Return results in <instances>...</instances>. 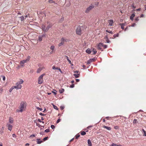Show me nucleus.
I'll return each instance as SVG.
<instances>
[{"instance_id":"nucleus-1","label":"nucleus","mask_w":146,"mask_h":146,"mask_svg":"<svg viewBox=\"0 0 146 146\" xmlns=\"http://www.w3.org/2000/svg\"><path fill=\"white\" fill-rule=\"evenodd\" d=\"M23 82L24 81L23 80L20 79V81L16 84V85L13 86V88L17 89H21L22 87V86L21 84H22Z\"/></svg>"},{"instance_id":"nucleus-2","label":"nucleus","mask_w":146,"mask_h":146,"mask_svg":"<svg viewBox=\"0 0 146 146\" xmlns=\"http://www.w3.org/2000/svg\"><path fill=\"white\" fill-rule=\"evenodd\" d=\"M26 103L25 102L22 101L21 102L20 104V105L19 106V110H17L18 112H22L23 111V109L25 108L26 107Z\"/></svg>"},{"instance_id":"nucleus-3","label":"nucleus","mask_w":146,"mask_h":146,"mask_svg":"<svg viewBox=\"0 0 146 146\" xmlns=\"http://www.w3.org/2000/svg\"><path fill=\"white\" fill-rule=\"evenodd\" d=\"M84 27L83 26L81 27L78 26L76 29V33L78 35H80L82 32V31Z\"/></svg>"},{"instance_id":"nucleus-4","label":"nucleus","mask_w":146,"mask_h":146,"mask_svg":"<svg viewBox=\"0 0 146 146\" xmlns=\"http://www.w3.org/2000/svg\"><path fill=\"white\" fill-rule=\"evenodd\" d=\"M30 56H28L26 60H24L20 61V65L21 66L23 67L24 66V64L28 62L30 59Z\"/></svg>"},{"instance_id":"nucleus-5","label":"nucleus","mask_w":146,"mask_h":146,"mask_svg":"<svg viewBox=\"0 0 146 146\" xmlns=\"http://www.w3.org/2000/svg\"><path fill=\"white\" fill-rule=\"evenodd\" d=\"M45 75V74H43L41 75L39 77L38 79V83L39 84L42 83L43 81V77Z\"/></svg>"},{"instance_id":"nucleus-6","label":"nucleus","mask_w":146,"mask_h":146,"mask_svg":"<svg viewBox=\"0 0 146 146\" xmlns=\"http://www.w3.org/2000/svg\"><path fill=\"white\" fill-rule=\"evenodd\" d=\"M66 40H67L64 39L63 38H62L61 40V42L58 44V46H60L63 45L64 44V42L67 41Z\"/></svg>"},{"instance_id":"nucleus-7","label":"nucleus","mask_w":146,"mask_h":146,"mask_svg":"<svg viewBox=\"0 0 146 146\" xmlns=\"http://www.w3.org/2000/svg\"><path fill=\"white\" fill-rule=\"evenodd\" d=\"M94 8V6L93 5H90L88 7L85 11L86 13H88L92 9Z\"/></svg>"},{"instance_id":"nucleus-8","label":"nucleus","mask_w":146,"mask_h":146,"mask_svg":"<svg viewBox=\"0 0 146 146\" xmlns=\"http://www.w3.org/2000/svg\"><path fill=\"white\" fill-rule=\"evenodd\" d=\"M6 126L8 127V128L9 130L11 131L13 127V126L10 124L9 123H7L6 125Z\"/></svg>"},{"instance_id":"nucleus-9","label":"nucleus","mask_w":146,"mask_h":146,"mask_svg":"<svg viewBox=\"0 0 146 146\" xmlns=\"http://www.w3.org/2000/svg\"><path fill=\"white\" fill-rule=\"evenodd\" d=\"M13 122V118L9 117V122L8 123H9L10 124L11 123L12 124Z\"/></svg>"},{"instance_id":"nucleus-10","label":"nucleus","mask_w":146,"mask_h":146,"mask_svg":"<svg viewBox=\"0 0 146 146\" xmlns=\"http://www.w3.org/2000/svg\"><path fill=\"white\" fill-rule=\"evenodd\" d=\"M52 27V25L51 24L49 25L46 27V30H45V32H47L49 29Z\"/></svg>"},{"instance_id":"nucleus-11","label":"nucleus","mask_w":146,"mask_h":146,"mask_svg":"<svg viewBox=\"0 0 146 146\" xmlns=\"http://www.w3.org/2000/svg\"><path fill=\"white\" fill-rule=\"evenodd\" d=\"M95 59L94 58H92L90 59L89 60L87 61V64H90L91 62L94 61Z\"/></svg>"},{"instance_id":"nucleus-12","label":"nucleus","mask_w":146,"mask_h":146,"mask_svg":"<svg viewBox=\"0 0 146 146\" xmlns=\"http://www.w3.org/2000/svg\"><path fill=\"white\" fill-rule=\"evenodd\" d=\"M113 22V21L112 20H109L108 21L109 25L110 26H112Z\"/></svg>"},{"instance_id":"nucleus-13","label":"nucleus","mask_w":146,"mask_h":146,"mask_svg":"<svg viewBox=\"0 0 146 146\" xmlns=\"http://www.w3.org/2000/svg\"><path fill=\"white\" fill-rule=\"evenodd\" d=\"M103 46V44L102 43H100L98 45V48L99 49H101V46Z\"/></svg>"},{"instance_id":"nucleus-14","label":"nucleus","mask_w":146,"mask_h":146,"mask_svg":"<svg viewBox=\"0 0 146 146\" xmlns=\"http://www.w3.org/2000/svg\"><path fill=\"white\" fill-rule=\"evenodd\" d=\"M44 68L43 67L42 68H39L37 71V73H39L40 71Z\"/></svg>"},{"instance_id":"nucleus-15","label":"nucleus","mask_w":146,"mask_h":146,"mask_svg":"<svg viewBox=\"0 0 146 146\" xmlns=\"http://www.w3.org/2000/svg\"><path fill=\"white\" fill-rule=\"evenodd\" d=\"M37 143V144H40L42 142V141L40 140V139H36Z\"/></svg>"},{"instance_id":"nucleus-16","label":"nucleus","mask_w":146,"mask_h":146,"mask_svg":"<svg viewBox=\"0 0 146 146\" xmlns=\"http://www.w3.org/2000/svg\"><path fill=\"white\" fill-rule=\"evenodd\" d=\"M103 127L109 130H110L111 129V128L109 127H108L105 125H104Z\"/></svg>"},{"instance_id":"nucleus-17","label":"nucleus","mask_w":146,"mask_h":146,"mask_svg":"<svg viewBox=\"0 0 146 146\" xmlns=\"http://www.w3.org/2000/svg\"><path fill=\"white\" fill-rule=\"evenodd\" d=\"M45 28H46V27H45V25H42V29L44 32H45V30H46V29Z\"/></svg>"},{"instance_id":"nucleus-18","label":"nucleus","mask_w":146,"mask_h":146,"mask_svg":"<svg viewBox=\"0 0 146 146\" xmlns=\"http://www.w3.org/2000/svg\"><path fill=\"white\" fill-rule=\"evenodd\" d=\"M135 14L134 13H133L131 15V16L130 17V19L131 20H133V18L135 16Z\"/></svg>"},{"instance_id":"nucleus-19","label":"nucleus","mask_w":146,"mask_h":146,"mask_svg":"<svg viewBox=\"0 0 146 146\" xmlns=\"http://www.w3.org/2000/svg\"><path fill=\"white\" fill-rule=\"evenodd\" d=\"M88 143L89 146H92V144L91 141L90 139L88 140Z\"/></svg>"},{"instance_id":"nucleus-20","label":"nucleus","mask_w":146,"mask_h":146,"mask_svg":"<svg viewBox=\"0 0 146 146\" xmlns=\"http://www.w3.org/2000/svg\"><path fill=\"white\" fill-rule=\"evenodd\" d=\"M120 25L121 26V29L123 30L124 29V26L125 25V24L124 23H121L120 24Z\"/></svg>"},{"instance_id":"nucleus-21","label":"nucleus","mask_w":146,"mask_h":146,"mask_svg":"<svg viewBox=\"0 0 146 146\" xmlns=\"http://www.w3.org/2000/svg\"><path fill=\"white\" fill-rule=\"evenodd\" d=\"M80 74H74L73 75L75 76L76 78H78L79 77V75Z\"/></svg>"},{"instance_id":"nucleus-22","label":"nucleus","mask_w":146,"mask_h":146,"mask_svg":"<svg viewBox=\"0 0 146 146\" xmlns=\"http://www.w3.org/2000/svg\"><path fill=\"white\" fill-rule=\"evenodd\" d=\"M86 51V52L88 54H90L91 52L90 49L89 48L87 49Z\"/></svg>"},{"instance_id":"nucleus-23","label":"nucleus","mask_w":146,"mask_h":146,"mask_svg":"<svg viewBox=\"0 0 146 146\" xmlns=\"http://www.w3.org/2000/svg\"><path fill=\"white\" fill-rule=\"evenodd\" d=\"M92 51L94 52L93 54H96L97 52V51L94 48H92Z\"/></svg>"},{"instance_id":"nucleus-24","label":"nucleus","mask_w":146,"mask_h":146,"mask_svg":"<svg viewBox=\"0 0 146 146\" xmlns=\"http://www.w3.org/2000/svg\"><path fill=\"white\" fill-rule=\"evenodd\" d=\"M64 91V89H60L59 90V92L60 94H62L63 92Z\"/></svg>"},{"instance_id":"nucleus-25","label":"nucleus","mask_w":146,"mask_h":146,"mask_svg":"<svg viewBox=\"0 0 146 146\" xmlns=\"http://www.w3.org/2000/svg\"><path fill=\"white\" fill-rule=\"evenodd\" d=\"M65 57H66V58L67 60H68V61L69 62V63H70V64H71V61L69 59L68 57V56H66Z\"/></svg>"},{"instance_id":"nucleus-26","label":"nucleus","mask_w":146,"mask_h":146,"mask_svg":"<svg viewBox=\"0 0 146 146\" xmlns=\"http://www.w3.org/2000/svg\"><path fill=\"white\" fill-rule=\"evenodd\" d=\"M42 36H39L38 37V40L40 41H41L42 40Z\"/></svg>"},{"instance_id":"nucleus-27","label":"nucleus","mask_w":146,"mask_h":146,"mask_svg":"<svg viewBox=\"0 0 146 146\" xmlns=\"http://www.w3.org/2000/svg\"><path fill=\"white\" fill-rule=\"evenodd\" d=\"M48 2L50 3H54V4H56V3L54 2L52 0H49Z\"/></svg>"},{"instance_id":"nucleus-28","label":"nucleus","mask_w":146,"mask_h":146,"mask_svg":"<svg viewBox=\"0 0 146 146\" xmlns=\"http://www.w3.org/2000/svg\"><path fill=\"white\" fill-rule=\"evenodd\" d=\"M86 134V133L84 131H82L81 132V134L82 135H84Z\"/></svg>"},{"instance_id":"nucleus-29","label":"nucleus","mask_w":146,"mask_h":146,"mask_svg":"<svg viewBox=\"0 0 146 146\" xmlns=\"http://www.w3.org/2000/svg\"><path fill=\"white\" fill-rule=\"evenodd\" d=\"M138 122L137 120L136 119H134L133 123L134 124Z\"/></svg>"},{"instance_id":"nucleus-30","label":"nucleus","mask_w":146,"mask_h":146,"mask_svg":"<svg viewBox=\"0 0 146 146\" xmlns=\"http://www.w3.org/2000/svg\"><path fill=\"white\" fill-rule=\"evenodd\" d=\"M54 48V46L53 45L51 46L50 47V48L52 50H53Z\"/></svg>"},{"instance_id":"nucleus-31","label":"nucleus","mask_w":146,"mask_h":146,"mask_svg":"<svg viewBox=\"0 0 146 146\" xmlns=\"http://www.w3.org/2000/svg\"><path fill=\"white\" fill-rule=\"evenodd\" d=\"M20 18L21 19V21H23L24 20V17L23 16H22L20 17Z\"/></svg>"},{"instance_id":"nucleus-32","label":"nucleus","mask_w":146,"mask_h":146,"mask_svg":"<svg viewBox=\"0 0 146 146\" xmlns=\"http://www.w3.org/2000/svg\"><path fill=\"white\" fill-rule=\"evenodd\" d=\"M106 31L107 32H108V33H111V34H113V32L112 31H108V30H106Z\"/></svg>"},{"instance_id":"nucleus-33","label":"nucleus","mask_w":146,"mask_h":146,"mask_svg":"<svg viewBox=\"0 0 146 146\" xmlns=\"http://www.w3.org/2000/svg\"><path fill=\"white\" fill-rule=\"evenodd\" d=\"M15 88H13V87H12L9 90V92H11V91H12V90L13 89Z\"/></svg>"},{"instance_id":"nucleus-34","label":"nucleus","mask_w":146,"mask_h":146,"mask_svg":"<svg viewBox=\"0 0 146 146\" xmlns=\"http://www.w3.org/2000/svg\"><path fill=\"white\" fill-rule=\"evenodd\" d=\"M48 138V137H46L43 138V140L44 141H45L46 140H47Z\"/></svg>"},{"instance_id":"nucleus-35","label":"nucleus","mask_w":146,"mask_h":146,"mask_svg":"<svg viewBox=\"0 0 146 146\" xmlns=\"http://www.w3.org/2000/svg\"><path fill=\"white\" fill-rule=\"evenodd\" d=\"M53 106L54 108L55 109H56L57 110H58V108L55 105H53Z\"/></svg>"},{"instance_id":"nucleus-36","label":"nucleus","mask_w":146,"mask_h":146,"mask_svg":"<svg viewBox=\"0 0 146 146\" xmlns=\"http://www.w3.org/2000/svg\"><path fill=\"white\" fill-rule=\"evenodd\" d=\"M80 135L79 134H77L76 136V139H77L80 137Z\"/></svg>"},{"instance_id":"nucleus-37","label":"nucleus","mask_w":146,"mask_h":146,"mask_svg":"<svg viewBox=\"0 0 146 146\" xmlns=\"http://www.w3.org/2000/svg\"><path fill=\"white\" fill-rule=\"evenodd\" d=\"M58 68L57 67H56V68L54 66H53L52 67V69L53 70L54 69H58Z\"/></svg>"},{"instance_id":"nucleus-38","label":"nucleus","mask_w":146,"mask_h":146,"mask_svg":"<svg viewBox=\"0 0 146 146\" xmlns=\"http://www.w3.org/2000/svg\"><path fill=\"white\" fill-rule=\"evenodd\" d=\"M36 109L38 110H39L40 111L42 110V109L41 108H39V107H37Z\"/></svg>"},{"instance_id":"nucleus-39","label":"nucleus","mask_w":146,"mask_h":146,"mask_svg":"<svg viewBox=\"0 0 146 146\" xmlns=\"http://www.w3.org/2000/svg\"><path fill=\"white\" fill-rule=\"evenodd\" d=\"M51 127L52 129H54L55 127V126L54 125H51Z\"/></svg>"},{"instance_id":"nucleus-40","label":"nucleus","mask_w":146,"mask_h":146,"mask_svg":"<svg viewBox=\"0 0 146 146\" xmlns=\"http://www.w3.org/2000/svg\"><path fill=\"white\" fill-rule=\"evenodd\" d=\"M111 146H118V145L115 143H113Z\"/></svg>"},{"instance_id":"nucleus-41","label":"nucleus","mask_w":146,"mask_h":146,"mask_svg":"<svg viewBox=\"0 0 146 146\" xmlns=\"http://www.w3.org/2000/svg\"><path fill=\"white\" fill-rule=\"evenodd\" d=\"M50 131V130L49 129H47L45 130V132L46 133H48Z\"/></svg>"},{"instance_id":"nucleus-42","label":"nucleus","mask_w":146,"mask_h":146,"mask_svg":"<svg viewBox=\"0 0 146 146\" xmlns=\"http://www.w3.org/2000/svg\"><path fill=\"white\" fill-rule=\"evenodd\" d=\"M13 137L16 139V136L15 134H13L12 135Z\"/></svg>"},{"instance_id":"nucleus-43","label":"nucleus","mask_w":146,"mask_h":146,"mask_svg":"<svg viewBox=\"0 0 146 146\" xmlns=\"http://www.w3.org/2000/svg\"><path fill=\"white\" fill-rule=\"evenodd\" d=\"M118 35H119V34H115L114 36L115 37H118Z\"/></svg>"},{"instance_id":"nucleus-44","label":"nucleus","mask_w":146,"mask_h":146,"mask_svg":"<svg viewBox=\"0 0 146 146\" xmlns=\"http://www.w3.org/2000/svg\"><path fill=\"white\" fill-rule=\"evenodd\" d=\"M60 121V119H58L56 123H58Z\"/></svg>"},{"instance_id":"nucleus-45","label":"nucleus","mask_w":146,"mask_h":146,"mask_svg":"<svg viewBox=\"0 0 146 146\" xmlns=\"http://www.w3.org/2000/svg\"><path fill=\"white\" fill-rule=\"evenodd\" d=\"M143 133H144V134H143V136H146V131H144Z\"/></svg>"},{"instance_id":"nucleus-46","label":"nucleus","mask_w":146,"mask_h":146,"mask_svg":"<svg viewBox=\"0 0 146 146\" xmlns=\"http://www.w3.org/2000/svg\"><path fill=\"white\" fill-rule=\"evenodd\" d=\"M106 40V42L108 43H109L110 42V40L108 39H107Z\"/></svg>"},{"instance_id":"nucleus-47","label":"nucleus","mask_w":146,"mask_h":146,"mask_svg":"<svg viewBox=\"0 0 146 146\" xmlns=\"http://www.w3.org/2000/svg\"><path fill=\"white\" fill-rule=\"evenodd\" d=\"M104 46V48H106L107 47V45H103V46Z\"/></svg>"},{"instance_id":"nucleus-48","label":"nucleus","mask_w":146,"mask_h":146,"mask_svg":"<svg viewBox=\"0 0 146 146\" xmlns=\"http://www.w3.org/2000/svg\"><path fill=\"white\" fill-rule=\"evenodd\" d=\"M74 87V84H72V85H71L70 86V87H71V88H73Z\"/></svg>"},{"instance_id":"nucleus-49","label":"nucleus","mask_w":146,"mask_h":146,"mask_svg":"<svg viewBox=\"0 0 146 146\" xmlns=\"http://www.w3.org/2000/svg\"><path fill=\"white\" fill-rule=\"evenodd\" d=\"M36 125L38 126V127H40L41 126V125H40L39 124H38L37 123H36Z\"/></svg>"},{"instance_id":"nucleus-50","label":"nucleus","mask_w":146,"mask_h":146,"mask_svg":"<svg viewBox=\"0 0 146 146\" xmlns=\"http://www.w3.org/2000/svg\"><path fill=\"white\" fill-rule=\"evenodd\" d=\"M135 20L137 21H138L139 20V18L138 17H137L136 18H135Z\"/></svg>"},{"instance_id":"nucleus-51","label":"nucleus","mask_w":146,"mask_h":146,"mask_svg":"<svg viewBox=\"0 0 146 146\" xmlns=\"http://www.w3.org/2000/svg\"><path fill=\"white\" fill-rule=\"evenodd\" d=\"M3 77V80L4 81L5 80V76H2Z\"/></svg>"},{"instance_id":"nucleus-52","label":"nucleus","mask_w":146,"mask_h":146,"mask_svg":"<svg viewBox=\"0 0 146 146\" xmlns=\"http://www.w3.org/2000/svg\"><path fill=\"white\" fill-rule=\"evenodd\" d=\"M114 128L115 129H117L118 128V126H115Z\"/></svg>"},{"instance_id":"nucleus-53","label":"nucleus","mask_w":146,"mask_h":146,"mask_svg":"<svg viewBox=\"0 0 146 146\" xmlns=\"http://www.w3.org/2000/svg\"><path fill=\"white\" fill-rule=\"evenodd\" d=\"M39 114L41 115H42V116H43V115H45L44 114H43L42 113H39Z\"/></svg>"},{"instance_id":"nucleus-54","label":"nucleus","mask_w":146,"mask_h":146,"mask_svg":"<svg viewBox=\"0 0 146 146\" xmlns=\"http://www.w3.org/2000/svg\"><path fill=\"white\" fill-rule=\"evenodd\" d=\"M136 25V24L135 23H133V24L132 25H131V26L132 27H134L135 25Z\"/></svg>"},{"instance_id":"nucleus-55","label":"nucleus","mask_w":146,"mask_h":146,"mask_svg":"<svg viewBox=\"0 0 146 146\" xmlns=\"http://www.w3.org/2000/svg\"><path fill=\"white\" fill-rule=\"evenodd\" d=\"M64 107L63 106H61L60 107V109L62 110L63 109H64Z\"/></svg>"},{"instance_id":"nucleus-56","label":"nucleus","mask_w":146,"mask_h":146,"mask_svg":"<svg viewBox=\"0 0 146 146\" xmlns=\"http://www.w3.org/2000/svg\"><path fill=\"white\" fill-rule=\"evenodd\" d=\"M52 93H54V95H56V93L55 92H54V91H52Z\"/></svg>"},{"instance_id":"nucleus-57","label":"nucleus","mask_w":146,"mask_h":146,"mask_svg":"<svg viewBox=\"0 0 146 146\" xmlns=\"http://www.w3.org/2000/svg\"><path fill=\"white\" fill-rule=\"evenodd\" d=\"M35 135H34L32 134L30 135V137H35Z\"/></svg>"},{"instance_id":"nucleus-58","label":"nucleus","mask_w":146,"mask_h":146,"mask_svg":"<svg viewBox=\"0 0 146 146\" xmlns=\"http://www.w3.org/2000/svg\"><path fill=\"white\" fill-rule=\"evenodd\" d=\"M76 82H78L80 81V80L79 79H76Z\"/></svg>"},{"instance_id":"nucleus-59","label":"nucleus","mask_w":146,"mask_h":146,"mask_svg":"<svg viewBox=\"0 0 146 146\" xmlns=\"http://www.w3.org/2000/svg\"><path fill=\"white\" fill-rule=\"evenodd\" d=\"M45 36V34H43L42 35H41V36H42V37Z\"/></svg>"},{"instance_id":"nucleus-60","label":"nucleus","mask_w":146,"mask_h":146,"mask_svg":"<svg viewBox=\"0 0 146 146\" xmlns=\"http://www.w3.org/2000/svg\"><path fill=\"white\" fill-rule=\"evenodd\" d=\"M38 121L40 122H41L42 121L40 120L39 119H38Z\"/></svg>"},{"instance_id":"nucleus-61","label":"nucleus","mask_w":146,"mask_h":146,"mask_svg":"<svg viewBox=\"0 0 146 146\" xmlns=\"http://www.w3.org/2000/svg\"><path fill=\"white\" fill-rule=\"evenodd\" d=\"M144 17V15L143 14H141V15L140 16L141 17Z\"/></svg>"},{"instance_id":"nucleus-62","label":"nucleus","mask_w":146,"mask_h":146,"mask_svg":"<svg viewBox=\"0 0 146 146\" xmlns=\"http://www.w3.org/2000/svg\"><path fill=\"white\" fill-rule=\"evenodd\" d=\"M79 72L78 71L76 70V71H74V73H78Z\"/></svg>"},{"instance_id":"nucleus-63","label":"nucleus","mask_w":146,"mask_h":146,"mask_svg":"<svg viewBox=\"0 0 146 146\" xmlns=\"http://www.w3.org/2000/svg\"><path fill=\"white\" fill-rule=\"evenodd\" d=\"M74 139V138H73L70 141V142L73 141Z\"/></svg>"},{"instance_id":"nucleus-64","label":"nucleus","mask_w":146,"mask_h":146,"mask_svg":"<svg viewBox=\"0 0 146 146\" xmlns=\"http://www.w3.org/2000/svg\"><path fill=\"white\" fill-rule=\"evenodd\" d=\"M82 67L84 68H85L86 67V66L84 65H82Z\"/></svg>"}]
</instances>
